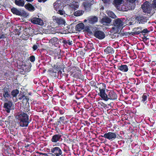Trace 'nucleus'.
<instances>
[{"label":"nucleus","mask_w":156,"mask_h":156,"mask_svg":"<svg viewBox=\"0 0 156 156\" xmlns=\"http://www.w3.org/2000/svg\"><path fill=\"white\" fill-rule=\"evenodd\" d=\"M63 149L61 147L56 146V145H53V147L50 149L49 153H41L44 156H64Z\"/></svg>","instance_id":"f257e3e1"},{"label":"nucleus","mask_w":156,"mask_h":156,"mask_svg":"<svg viewBox=\"0 0 156 156\" xmlns=\"http://www.w3.org/2000/svg\"><path fill=\"white\" fill-rule=\"evenodd\" d=\"M18 120L20 126L27 127L29 123V115L24 112L20 113L16 117Z\"/></svg>","instance_id":"f03ea898"},{"label":"nucleus","mask_w":156,"mask_h":156,"mask_svg":"<svg viewBox=\"0 0 156 156\" xmlns=\"http://www.w3.org/2000/svg\"><path fill=\"white\" fill-rule=\"evenodd\" d=\"M101 98L105 101H107L109 100H114L117 99V95L113 90H111L108 92L107 94L105 93Z\"/></svg>","instance_id":"7ed1b4c3"},{"label":"nucleus","mask_w":156,"mask_h":156,"mask_svg":"<svg viewBox=\"0 0 156 156\" xmlns=\"http://www.w3.org/2000/svg\"><path fill=\"white\" fill-rule=\"evenodd\" d=\"M70 76L77 79L81 78V71L79 68L77 66H74L69 72Z\"/></svg>","instance_id":"20e7f679"},{"label":"nucleus","mask_w":156,"mask_h":156,"mask_svg":"<svg viewBox=\"0 0 156 156\" xmlns=\"http://www.w3.org/2000/svg\"><path fill=\"white\" fill-rule=\"evenodd\" d=\"M97 83V84L96 87L95 89H99L100 92L98 93V95L101 98L105 93V90L106 88V85L103 83Z\"/></svg>","instance_id":"39448f33"},{"label":"nucleus","mask_w":156,"mask_h":156,"mask_svg":"<svg viewBox=\"0 0 156 156\" xmlns=\"http://www.w3.org/2000/svg\"><path fill=\"white\" fill-rule=\"evenodd\" d=\"M141 8L145 13L150 14L153 9V7L151 5L149 2L146 1L144 2L141 6Z\"/></svg>","instance_id":"423d86ee"},{"label":"nucleus","mask_w":156,"mask_h":156,"mask_svg":"<svg viewBox=\"0 0 156 156\" xmlns=\"http://www.w3.org/2000/svg\"><path fill=\"white\" fill-rule=\"evenodd\" d=\"M48 72L49 75L53 78H58L59 74H62L61 71H58L53 67L50 68L48 70Z\"/></svg>","instance_id":"0eeeda50"},{"label":"nucleus","mask_w":156,"mask_h":156,"mask_svg":"<svg viewBox=\"0 0 156 156\" xmlns=\"http://www.w3.org/2000/svg\"><path fill=\"white\" fill-rule=\"evenodd\" d=\"M92 1L90 0H84L82 5V7L85 10L89 12L91 10V6L92 5Z\"/></svg>","instance_id":"6e6552de"},{"label":"nucleus","mask_w":156,"mask_h":156,"mask_svg":"<svg viewBox=\"0 0 156 156\" xmlns=\"http://www.w3.org/2000/svg\"><path fill=\"white\" fill-rule=\"evenodd\" d=\"M113 24L115 27L112 28L116 29V30H119L122 28L123 24L122 21L120 19L118 18L114 20Z\"/></svg>","instance_id":"1a4fd4ad"},{"label":"nucleus","mask_w":156,"mask_h":156,"mask_svg":"<svg viewBox=\"0 0 156 156\" xmlns=\"http://www.w3.org/2000/svg\"><path fill=\"white\" fill-rule=\"evenodd\" d=\"M101 136L109 140H112L116 138V135L115 132H109L108 133H105L104 135Z\"/></svg>","instance_id":"9d476101"},{"label":"nucleus","mask_w":156,"mask_h":156,"mask_svg":"<svg viewBox=\"0 0 156 156\" xmlns=\"http://www.w3.org/2000/svg\"><path fill=\"white\" fill-rule=\"evenodd\" d=\"M93 35L99 40L103 39L105 37V35L104 32L99 30H95L94 33Z\"/></svg>","instance_id":"9b49d317"},{"label":"nucleus","mask_w":156,"mask_h":156,"mask_svg":"<svg viewBox=\"0 0 156 156\" xmlns=\"http://www.w3.org/2000/svg\"><path fill=\"white\" fill-rule=\"evenodd\" d=\"M53 22L55 24L59 25H63L65 23V20L60 18H58L56 16H54L52 17Z\"/></svg>","instance_id":"f8f14e48"},{"label":"nucleus","mask_w":156,"mask_h":156,"mask_svg":"<svg viewBox=\"0 0 156 156\" xmlns=\"http://www.w3.org/2000/svg\"><path fill=\"white\" fill-rule=\"evenodd\" d=\"M62 135L60 134L54 135L52 136L51 141L53 143L60 141L62 140Z\"/></svg>","instance_id":"ddd939ff"},{"label":"nucleus","mask_w":156,"mask_h":156,"mask_svg":"<svg viewBox=\"0 0 156 156\" xmlns=\"http://www.w3.org/2000/svg\"><path fill=\"white\" fill-rule=\"evenodd\" d=\"M11 11L13 14L18 16H22L26 14L24 11L21 12L15 7H12L11 9Z\"/></svg>","instance_id":"4468645a"},{"label":"nucleus","mask_w":156,"mask_h":156,"mask_svg":"<svg viewBox=\"0 0 156 156\" xmlns=\"http://www.w3.org/2000/svg\"><path fill=\"white\" fill-rule=\"evenodd\" d=\"M12 105V102L10 101H8L7 102L4 104V108L5 109V110L7 113H9L11 109V108Z\"/></svg>","instance_id":"2eb2a0df"},{"label":"nucleus","mask_w":156,"mask_h":156,"mask_svg":"<svg viewBox=\"0 0 156 156\" xmlns=\"http://www.w3.org/2000/svg\"><path fill=\"white\" fill-rule=\"evenodd\" d=\"M31 22L34 24L42 25L43 24V22L41 19L38 18L34 17L31 19Z\"/></svg>","instance_id":"dca6fc26"},{"label":"nucleus","mask_w":156,"mask_h":156,"mask_svg":"<svg viewBox=\"0 0 156 156\" xmlns=\"http://www.w3.org/2000/svg\"><path fill=\"white\" fill-rule=\"evenodd\" d=\"M4 124H5L7 127L9 126H10L12 127H14V125H12V123H13V122H14V123L15 122L13 119L12 117L11 116H9L8 117L7 120L4 121Z\"/></svg>","instance_id":"f3484780"},{"label":"nucleus","mask_w":156,"mask_h":156,"mask_svg":"<svg viewBox=\"0 0 156 156\" xmlns=\"http://www.w3.org/2000/svg\"><path fill=\"white\" fill-rule=\"evenodd\" d=\"M63 66V63L60 62H57L56 64H55L52 66V67H53L56 69L58 71H61V69H63L65 67Z\"/></svg>","instance_id":"a211bd4d"},{"label":"nucleus","mask_w":156,"mask_h":156,"mask_svg":"<svg viewBox=\"0 0 156 156\" xmlns=\"http://www.w3.org/2000/svg\"><path fill=\"white\" fill-rule=\"evenodd\" d=\"M18 99L20 100H22L26 104L28 102L29 98L27 96H25L23 93H20L18 95Z\"/></svg>","instance_id":"6ab92c4d"},{"label":"nucleus","mask_w":156,"mask_h":156,"mask_svg":"<svg viewBox=\"0 0 156 156\" xmlns=\"http://www.w3.org/2000/svg\"><path fill=\"white\" fill-rule=\"evenodd\" d=\"M118 69L123 72H126L128 71L129 69L127 66L126 65H121L117 66Z\"/></svg>","instance_id":"aec40b11"},{"label":"nucleus","mask_w":156,"mask_h":156,"mask_svg":"<svg viewBox=\"0 0 156 156\" xmlns=\"http://www.w3.org/2000/svg\"><path fill=\"white\" fill-rule=\"evenodd\" d=\"M3 92V96L5 98H6L10 97V91L8 88L4 87Z\"/></svg>","instance_id":"412c9836"},{"label":"nucleus","mask_w":156,"mask_h":156,"mask_svg":"<svg viewBox=\"0 0 156 156\" xmlns=\"http://www.w3.org/2000/svg\"><path fill=\"white\" fill-rule=\"evenodd\" d=\"M104 51L106 54H111L114 53L113 48L110 46H108L104 50Z\"/></svg>","instance_id":"4be33fe9"},{"label":"nucleus","mask_w":156,"mask_h":156,"mask_svg":"<svg viewBox=\"0 0 156 156\" xmlns=\"http://www.w3.org/2000/svg\"><path fill=\"white\" fill-rule=\"evenodd\" d=\"M149 95L146 93H144L142 95L141 99V101L143 103L145 104L147 101L148 99H149Z\"/></svg>","instance_id":"5701e85b"},{"label":"nucleus","mask_w":156,"mask_h":156,"mask_svg":"<svg viewBox=\"0 0 156 156\" xmlns=\"http://www.w3.org/2000/svg\"><path fill=\"white\" fill-rule=\"evenodd\" d=\"M25 8L28 10L30 11H33L34 10V7L31 4L28 3L24 5Z\"/></svg>","instance_id":"b1692460"},{"label":"nucleus","mask_w":156,"mask_h":156,"mask_svg":"<svg viewBox=\"0 0 156 156\" xmlns=\"http://www.w3.org/2000/svg\"><path fill=\"white\" fill-rule=\"evenodd\" d=\"M14 3L16 5L19 7H23L25 4L24 0H14Z\"/></svg>","instance_id":"393cba45"},{"label":"nucleus","mask_w":156,"mask_h":156,"mask_svg":"<svg viewBox=\"0 0 156 156\" xmlns=\"http://www.w3.org/2000/svg\"><path fill=\"white\" fill-rule=\"evenodd\" d=\"M111 19L108 17H105L103 18L101 20V23L103 24H105L106 23H110L111 22Z\"/></svg>","instance_id":"a878e982"},{"label":"nucleus","mask_w":156,"mask_h":156,"mask_svg":"<svg viewBox=\"0 0 156 156\" xmlns=\"http://www.w3.org/2000/svg\"><path fill=\"white\" fill-rule=\"evenodd\" d=\"M136 20L139 23L144 24L146 22L145 19L143 16H137L136 18Z\"/></svg>","instance_id":"bb28decb"},{"label":"nucleus","mask_w":156,"mask_h":156,"mask_svg":"<svg viewBox=\"0 0 156 156\" xmlns=\"http://www.w3.org/2000/svg\"><path fill=\"white\" fill-rule=\"evenodd\" d=\"M84 25L83 23H81L77 24L76 26L75 29L76 30L80 31L84 29Z\"/></svg>","instance_id":"cd10ccee"},{"label":"nucleus","mask_w":156,"mask_h":156,"mask_svg":"<svg viewBox=\"0 0 156 156\" xmlns=\"http://www.w3.org/2000/svg\"><path fill=\"white\" fill-rule=\"evenodd\" d=\"M62 43L65 45L67 46L68 45H70L73 44V41L69 40H66L65 38H63Z\"/></svg>","instance_id":"c85d7f7f"},{"label":"nucleus","mask_w":156,"mask_h":156,"mask_svg":"<svg viewBox=\"0 0 156 156\" xmlns=\"http://www.w3.org/2000/svg\"><path fill=\"white\" fill-rule=\"evenodd\" d=\"M88 20L90 23L92 24H94L98 21V18L96 16H92V17L89 18Z\"/></svg>","instance_id":"c756f323"},{"label":"nucleus","mask_w":156,"mask_h":156,"mask_svg":"<svg viewBox=\"0 0 156 156\" xmlns=\"http://www.w3.org/2000/svg\"><path fill=\"white\" fill-rule=\"evenodd\" d=\"M140 149L138 146L135 145L131 150V152L134 154H137L140 151Z\"/></svg>","instance_id":"7c9ffc66"},{"label":"nucleus","mask_w":156,"mask_h":156,"mask_svg":"<svg viewBox=\"0 0 156 156\" xmlns=\"http://www.w3.org/2000/svg\"><path fill=\"white\" fill-rule=\"evenodd\" d=\"M65 117L64 116L60 117L59 119L58 120L57 124L58 125L65 124Z\"/></svg>","instance_id":"2f4dec72"},{"label":"nucleus","mask_w":156,"mask_h":156,"mask_svg":"<svg viewBox=\"0 0 156 156\" xmlns=\"http://www.w3.org/2000/svg\"><path fill=\"white\" fill-rule=\"evenodd\" d=\"M68 74L64 73H62V74H59V78L60 79H61V78H64L65 80L68 81L69 80L66 79L68 78Z\"/></svg>","instance_id":"473e14b6"},{"label":"nucleus","mask_w":156,"mask_h":156,"mask_svg":"<svg viewBox=\"0 0 156 156\" xmlns=\"http://www.w3.org/2000/svg\"><path fill=\"white\" fill-rule=\"evenodd\" d=\"M141 29H142V27H137L134 28L133 29V31H135L136 34L138 35L140 33H141Z\"/></svg>","instance_id":"72a5a7b5"},{"label":"nucleus","mask_w":156,"mask_h":156,"mask_svg":"<svg viewBox=\"0 0 156 156\" xmlns=\"http://www.w3.org/2000/svg\"><path fill=\"white\" fill-rule=\"evenodd\" d=\"M19 93V91L17 89H15L14 90L12 91L11 94L13 97H16Z\"/></svg>","instance_id":"f704fd0d"},{"label":"nucleus","mask_w":156,"mask_h":156,"mask_svg":"<svg viewBox=\"0 0 156 156\" xmlns=\"http://www.w3.org/2000/svg\"><path fill=\"white\" fill-rule=\"evenodd\" d=\"M84 13V11L82 10H78L74 13V15L75 16H78L82 15Z\"/></svg>","instance_id":"c9c22d12"},{"label":"nucleus","mask_w":156,"mask_h":156,"mask_svg":"<svg viewBox=\"0 0 156 156\" xmlns=\"http://www.w3.org/2000/svg\"><path fill=\"white\" fill-rule=\"evenodd\" d=\"M107 14L108 16L114 19L116 17L115 14L112 12L110 11H108Z\"/></svg>","instance_id":"e433bc0d"},{"label":"nucleus","mask_w":156,"mask_h":156,"mask_svg":"<svg viewBox=\"0 0 156 156\" xmlns=\"http://www.w3.org/2000/svg\"><path fill=\"white\" fill-rule=\"evenodd\" d=\"M122 0H114V4L115 6L118 7L122 4Z\"/></svg>","instance_id":"4c0bfd02"},{"label":"nucleus","mask_w":156,"mask_h":156,"mask_svg":"<svg viewBox=\"0 0 156 156\" xmlns=\"http://www.w3.org/2000/svg\"><path fill=\"white\" fill-rule=\"evenodd\" d=\"M97 82H96L94 81H91L90 82V85L94 87V88L95 89L96 87L97 86Z\"/></svg>","instance_id":"58836bf2"},{"label":"nucleus","mask_w":156,"mask_h":156,"mask_svg":"<svg viewBox=\"0 0 156 156\" xmlns=\"http://www.w3.org/2000/svg\"><path fill=\"white\" fill-rule=\"evenodd\" d=\"M70 7L73 8L74 9H76L78 8L79 5H77V3L75 2L74 3L72 4L71 5Z\"/></svg>","instance_id":"ea45409f"},{"label":"nucleus","mask_w":156,"mask_h":156,"mask_svg":"<svg viewBox=\"0 0 156 156\" xmlns=\"http://www.w3.org/2000/svg\"><path fill=\"white\" fill-rule=\"evenodd\" d=\"M149 32V31L147 28L144 29L143 30L141 29V34H142L143 35H145L146 33H148Z\"/></svg>","instance_id":"a19ab883"},{"label":"nucleus","mask_w":156,"mask_h":156,"mask_svg":"<svg viewBox=\"0 0 156 156\" xmlns=\"http://www.w3.org/2000/svg\"><path fill=\"white\" fill-rule=\"evenodd\" d=\"M98 105L99 106H101L102 107L104 108L106 107L107 106V105L102 101H99L98 102Z\"/></svg>","instance_id":"79ce46f5"},{"label":"nucleus","mask_w":156,"mask_h":156,"mask_svg":"<svg viewBox=\"0 0 156 156\" xmlns=\"http://www.w3.org/2000/svg\"><path fill=\"white\" fill-rule=\"evenodd\" d=\"M85 30L87 31L88 33H89L90 34H91L92 33V32L91 30L90 29V27L89 26H86L84 27V29Z\"/></svg>","instance_id":"37998d69"},{"label":"nucleus","mask_w":156,"mask_h":156,"mask_svg":"<svg viewBox=\"0 0 156 156\" xmlns=\"http://www.w3.org/2000/svg\"><path fill=\"white\" fill-rule=\"evenodd\" d=\"M13 34L15 35H19L20 34V30L19 29H15L13 31Z\"/></svg>","instance_id":"c03bdc74"},{"label":"nucleus","mask_w":156,"mask_h":156,"mask_svg":"<svg viewBox=\"0 0 156 156\" xmlns=\"http://www.w3.org/2000/svg\"><path fill=\"white\" fill-rule=\"evenodd\" d=\"M29 60H30L31 62H34L35 60V57L34 55L30 56L29 57Z\"/></svg>","instance_id":"a18cd8bd"},{"label":"nucleus","mask_w":156,"mask_h":156,"mask_svg":"<svg viewBox=\"0 0 156 156\" xmlns=\"http://www.w3.org/2000/svg\"><path fill=\"white\" fill-rule=\"evenodd\" d=\"M152 5L153 9H155L156 8V0H153L152 3Z\"/></svg>","instance_id":"49530a36"},{"label":"nucleus","mask_w":156,"mask_h":156,"mask_svg":"<svg viewBox=\"0 0 156 156\" xmlns=\"http://www.w3.org/2000/svg\"><path fill=\"white\" fill-rule=\"evenodd\" d=\"M58 13L60 15H62L65 14V12L63 10L59 9L58 10Z\"/></svg>","instance_id":"de8ad7c7"},{"label":"nucleus","mask_w":156,"mask_h":156,"mask_svg":"<svg viewBox=\"0 0 156 156\" xmlns=\"http://www.w3.org/2000/svg\"><path fill=\"white\" fill-rule=\"evenodd\" d=\"M93 44L92 43H89L87 44L86 46V47L90 49H92L93 47Z\"/></svg>","instance_id":"09e8293b"},{"label":"nucleus","mask_w":156,"mask_h":156,"mask_svg":"<svg viewBox=\"0 0 156 156\" xmlns=\"http://www.w3.org/2000/svg\"><path fill=\"white\" fill-rule=\"evenodd\" d=\"M58 111L60 114L61 115H63L64 113L65 110L63 108L61 109L60 108Z\"/></svg>","instance_id":"8fccbe9b"},{"label":"nucleus","mask_w":156,"mask_h":156,"mask_svg":"<svg viewBox=\"0 0 156 156\" xmlns=\"http://www.w3.org/2000/svg\"><path fill=\"white\" fill-rule=\"evenodd\" d=\"M38 46H39V45L36 44H34L32 47L33 50L34 51L36 50L38 48Z\"/></svg>","instance_id":"3c124183"},{"label":"nucleus","mask_w":156,"mask_h":156,"mask_svg":"<svg viewBox=\"0 0 156 156\" xmlns=\"http://www.w3.org/2000/svg\"><path fill=\"white\" fill-rule=\"evenodd\" d=\"M6 37V34H0V39H3L5 38Z\"/></svg>","instance_id":"603ef678"},{"label":"nucleus","mask_w":156,"mask_h":156,"mask_svg":"<svg viewBox=\"0 0 156 156\" xmlns=\"http://www.w3.org/2000/svg\"><path fill=\"white\" fill-rule=\"evenodd\" d=\"M4 121L3 120H0V125L1 126H3L4 124Z\"/></svg>","instance_id":"864d4df0"},{"label":"nucleus","mask_w":156,"mask_h":156,"mask_svg":"<svg viewBox=\"0 0 156 156\" xmlns=\"http://www.w3.org/2000/svg\"><path fill=\"white\" fill-rule=\"evenodd\" d=\"M48 89L49 91H51L53 90V87L52 86H50L49 87V88Z\"/></svg>","instance_id":"5fc2aeb1"},{"label":"nucleus","mask_w":156,"mask_h":156,"mask_svg":"<svg viewBox=\"0 0 156 156\" xmlns=\"http://www.w3.org/2000/svg\"><path fill=\"white\" fill-rule=\"evenodd\" d=\"M66 140L68 143H70L72 141V140L70 139L69 138L66 139Z\"/></svg>","instance_id":"6e6d98bb"},{"label":"nucleus","mask_w":156,"mask_h":156,"mask_svg":"<svg viewBox=\"0 0 156 156\" xmlns=\"http://www.w3.org/2000/svg\"><path fill=\"white\" fill-rule=\"evenodd\" d=\"M60 108L58 106H55L54 108V109L55 111H59Z\"/></svg>","instance_id":"4d7b16f0"},{"label":"nucleus","mask_w":156,"mask_h":156,"mask_svg":"<svg viewBox=\"0 0 156 156\" xmlns=\"http://www.w3.org/2000/svg\"><path fill=\"white\" fill-rule=\"evenodd\" d=\"M130 34L133 36L137 35V34H136V33L135 31H134V32H131V33H130Z\"/></svg>","instance_id":"13d9d810"},{"label":"nucleus","mask_w":156,"mask_h":156,"mask_svg":"<svg viewBox=\"0 0 156 156\" xmlns=\"http://www.w3.org/2000/svg\"><path fill=\"white\" fill-rule=\"evenodd\" d=\"M60 6V5H59L58 4H57L56 5V7H55V5H54V7L57 10L59 8V7Z\"/></svg>","instance_id":"bf43d9fd"},{"label":"nucleus","mask_w":156,"mask_h":156,"mask_svg":"<svg viewBox=\"0 0 156 156\" xmlns=\"http://www.w3.org/2000/svg\"><path fill=\"white\" fill-rule=\"evenodd\" d=\"M149 105H150V106L149 107V108L150 109H152L153 108V105L151 103H150V104H147V105L148 106H149Z\"/></svg>","instance_id":"052dcab7"},{"label":"nucleus","mask_w":156,"mask_h":156,"mask_svg":"<svg viewBox=\"0 0 156 156\" xmlns=\"http://www.w3.org/2000/svg\"><path fill=\"white\" fill-rule=\"evenodd\" d=\"M56 39H57L56 38H52L50 40V41L51 42H52V41H55L56 40Z\"/></svg>","instance_id":"680f3d73"},{"label":"nucleus","mask_w":156,"mask_h":156,"mask_svg":"<svg viewBox=\"0 0 156 156\" xmlns=\"http://www.w3.org/2000/svg\"><path fill=\"white\" fill-rule=\"evenodd\" d=\"M60 101L61 105L62 106H63L64 105L63 104V103H62V102H63V101L62 100H60Z\"/></svg>","instance_id":"e2e57ef3"},{"label":"nucleus","mask_w":156,"mask_h":156,"mask_svg":"<svg viewBox=\"0 0 156 156\" xmlns=\"http://www.w3.org/2000/svg\"><path fill=\"white\" fill-rule=\"evenodd\" d=\"M47 0H38L39 2H41V1H43L44 2H45Z\"/></svg>","instance_id":"0e129e2a"},{"label":"nucleus","mask_w":156,"mask_h":156,"mask_svg":"<svg viewBox=\"0 0 156 156\" xmlns=\"http://www.w3.org/2000/svg\"><path fill=\"white\" fill-rule=\"evenodd\" d=\"M28 2H31L33 1V0H26Z\"/></svg>","instance_id":"69168bd1"},{"label":"nucleus","mask_w":156,"mask_h":156,"mask_svg":"<svg viewBox=\"0 0 156 156\" xmlns=\"http://www.w3.org/2000/svg\"><path fill=\"white\" fill-rule=\"evenodd\" d=\"M63 151L64 152H67V150L66 149H65V148L64 149Z\"/></svg>","instance_id":"338daca9"},{"label":"nucleus","mask_w":156,"mask_h":156,"mask_svg":"<svg viewBox=\"0 0 156 156\" xmlns=\"http://www.w3.org/2000/svg\"><path fill=\"white\" fill-rule=\"evenodd\" d=\"M29 144H27L25 147H29Z\"/></svg>","instance_id":"774afa93"}]
</instances>
